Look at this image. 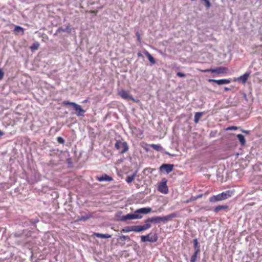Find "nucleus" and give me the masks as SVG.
Instances as JSON below:
<instances>
[{"label": "nucleus", "mask_w": 262, "mask_h": 262, "mask_svg": "<svg viewBox=\"0 0 262 262\" xmlns=\"http://www.w3.org/2000/svg\"><path fill=\"white\" fill-rule=\"evenodd\" d=\"M151 211V208L150 207H144L135 211L133 213H128L126 215L120 216L119 220L122 222H124L126 220L141 219L143 216L141 214H148Z\"/></svg>", "instance_id": "nucleus-1"}, {"label": "nucleus", "mask_w": 262, "mask_h": 262, "mask_svg": "<svg viewBox=\"0 0 262 262\" xmlns=\"http://www.w3.org/2000/svg\"><path fill=\"white\" fill-rule=\"evenodd\" d=\"M233 193V191L231 190H228L218 194L215 195H213L209 198V201L212 203H215L219 201H221L231 197Z\"/></svg>", "instance_id": "nucleus-2"}, {"label": "nucleus", "mask_w": 262, "mask_h": 262, "mask_svg": "<svg viewBox=\"0 0 262 262\" xmlns=\"http://www.w3.org/2000/svg\"><path fill=\"white\" fill-rule=\"evenodd\" d=\"M29 233V231H27L26 230H23L22 231H18L15 232L13 235L16 238H22L21 240L16 241L15 243L17 245H24L26 244L28 242L27 241V238L28 237V234Z\"/></svg>", "instance_id": "nucleus-3"}, {"label": "nucleus", "mask_w": 262, "mask_h": 262, "mask_svg": "<svg viewBox=\"0 0 262 262\" xmlns=\"http://www.w3.org/2000/svg\"><path fill=\"white\" fill-rule=\"evenodd\" d=\"M115 148L119 151L120 154H123L128 150V146L126 142L117 140L115 144Z\"/></svg>", "instance_id": "nucleus-4"}, {"label": "nucleus", "mask_w": 262, "mask_h": 262, "mask_svg": "<svg viewBox=\"0 0 262 262\" xmlns=\"http://www.w3.org/2000/svg\"><path fill=\"white\" fill-rule=\"evenodd\" d=\"M158 238V237L157 234H155L154 235H152V233H149L147 235L141 236V241L143 243L146 242L155 243L157 241Z\"/></svg>", "instance_id": "nucleus-5"}, {"label": "nucleus", "mask_w": 262, "mask_h": 262, "mask_svg": "<svg viewBox=\"0 0 262 262\" xmlns=\"http://www.w3.org/2000/svg\"><path fill=\"white\" fill-rule=\"evenodd\" d=\"M174 165L172 164H163L159 167V171L161 172L169 173L173 169Z\"/></svg>", "instance_id": "nucleus-6"}, {"label": "nucleus", "mask_w": 262, "mask_h": 262, "mask_svg": "<svg viewBox=\"0 0 262 262\" xmlns=\"http://www.w3.org/2000/svg\"><path fill=\"white\" fill-rule=\"evenodd\" d=\"M151 227V225L147 223H145L143 225H135L134 226V232H141L149 229Z\"/></svg>", "instance_id": "nucleus-7"}, {"label": "nucleus", "mask_w": 262, "mask_h": 262, "mask_svg": "<svg viewBox=\"0 0 262 262\" xmlns=\"http://www.w3.org/2000/svg\"><path fill=\"white\" fill-rule=\"evenodd\" d=\"M118 95L124 99L132 100L134 102L136 101L135 99L133 98V97L132 95H129L128 92L125 90H122L119 92Z\"/></svg>", "instance_id": "nucleus-8"}, {"label": "nucleus", "mask_w": 262, "mask_h": 262, "mask_svg": "<svg viewBox=\"0 0 262 262\" xmlns=\"http://www.w3.org/2000/svg\"><path fill=\"white\" fill-rule=\"evenodd\" d=\"M212 73H215L217 74L227 73L228 71V69L226 67H219L216 68L212 69L211 70Z\"/></svg>", "instance_id": "nucleus-9"}, {"label": "nucleus", "mask_w": 262, "mask_h": 262, "mask_svg": "<svg viewBox=\"0 0 262 262\" xmlns=\"http://www.w3.org/2000/svg\"><path fill=\"white\" fill-rule=\"evenodd\" d=\"M158 190L161 192L166 194L168 192V188L166 185V181L161 182L158 186Z\"/></svg>", "instance_id": "nucleus-10"}, {"label": "nucleus", "mask_w": 262, "mask_h": 262, "mask_svg": "<svg viewBox=\"0 0 262 262\" xmlns=\"http://www.w3.org/2000/svg\"><path fill=\"white\" fill-rule=\"evenodd\" d=\"M208 81L216 83L218 85H223V84H228L231 82V80L230 79H219V80L209 79L208 80Z\"/></svg>", "instance_id": "nucleus-11"}, {"label": "nucleus", "mask_w": 262, "mask_h": 262, "mask_svg": "<svg viewBox=\"0 0 262 262\" xmlns=\"http://www.w3.org/2000/svg\"><path fill=\"white\" fill-rule=\"evenodd\" d=\"M145 223H147L151 225L152 223L159 224V216H154L151 217H148L144 221Z\"/></svg>", "instance_id": "nucleus-12"}, {"label": "nucleus", "mask_w": 262, "mask_h": 262, "mask_svg": "<svg viewBox=\"0 0 262 262\" xmlns=\"http://www.w3.org/2000/svg\"><path fill=\"white\" fill-rule=\"evenodd\" d=\"M74 108L76 111L75 114L77 116H84V114L85 111L81 107L80 105L76 104Z\"/></svg>", "instance_id": "nucleus-13"}, {"label": "nucleus", "mask_w": 262, "mask_h": 262, "mask_svg": "<svg viewBox=\"0 0 262 262\" xmlns=\"http://www.w3.org/2000/svg\"><path fill=\"white\" fill-rule=\"evenodd\" d=\"M97 179L100 182L111 181L113 180V178L106 174H104L100 177H97Z\"/></svg>", "instance_id": "nucleus-14"}, {"label": "nucleus", "mask_w": 262, "mask_h": 262, "mask_svg": "<svg viewBox=\"0 0 262 262\" xmlns=\"http://www.w3.org/2000/svg\"><path fill=\"white\" fill-rule=\"evenodd\" d=\"M250 72H246L244 74L239 76L237 78V80L238 81H241L243 83H245L247 81V79L250 75Z\"/></svg>", "instance_id": "nucleus-15"}, {"label": "nucleus", "mask_w": 262, "mask_h": 262, "mask_svg": "<svg viewBox=\"0 0 262 262\" xmlns=\"http://www.w3.org/2000/svg\"><path fill=\"white\" fill-rule=\"evenodd\" d=\"M71 31V29L70 28L69 26H67L65 28L62 27H59L56 31V33L54 34V35H56L57 33H60L61 32H67L68 33H70Z\"/></svg>", "instance_id": "nucleus-16"}, {"label": "nucleus", "mask_w": 262, "mask_h": 262, "mask_svg": "<svg viewBox=\"0 0 262 262\" xmlns=\"http://www.w3.org/2000/svg\"><path fill=\"white\" fill-rule=\"evenodd\" d=\"M144 53L145 55L147 56L148 58L149 61L152 63V64H155L156 61L155 59L151 56V55L147 51H144Z\"/></svg>", "instance_id": "nucleus-17"}, {"label": "nucleus", "mask_w": 262, "mask_h": 262, "mask_svg": "<svg viewBox=\"0 0 262 262\" xmlns=\"http://www.w3.org/2000/svg\"><path fill=\"white\" fill-rule=\"evenodd\" d=\"M228 205H218L214 208L213 211L215 212H218L222 210H225L228 208Z\"/></svg>", "instance_id": "nucleus-18"}, {"label": "nucleus", "mask_w": 262, "mask_h": 262, "mask_svg": "<svg viewBox=\"0 0 262 262\" xmlns=\"http://www.w3.org/2000/svg\"><path fill=\"white\" fill-rule=\"evenodd\" d=\"M193 247L195 250V251L196 252H200V246L199 245V243L197 238H195L193 241Z\"/></svg>", "instance_id": "nucleus-19"}, {"label": "nucleus", "mask_w": 262, "mask_h": 262, "mask_svg": "<svg viewBox=\"0 0 262 262\" xmlns=\"http://www.w3.org/2000/svg\"><path fill=\"white\" fill-rule=\"evenodd\" d=\"M91 217H92V215H90V214H88V215H84V216H79V217H78V218H77L76 221L77 222L82 221H86L88 219H90Z\"/></svg>", "instance_id": "nucleus-20"}, {"label": "nucleus", "mask_w": 262, "mask_h": 262, "mask_svg": "<svg viewBox=\"0 0 262 262\" xmlns=\"http://www.w3.org/2000/svg\"><path fill=\"white\" fill-rule=\"evenodd\" d=\"M95 235L99 238H108L112 237V235L108 234H102L99 233H95Z\"/></svg>", "instance_id": "nucleus-21"}, {"label": "nucleus", "mask_w": 262, "mask_h": 262, "mask_svg": "<svg viewBox=\"0 0 262 262\" xmlns=\"http://www.w3.org/2000/svg\"><path fill=\"white\" fill-rule=\"evenodd\" d=\"M130 231H134V226H126L121 230V232L122 233L129 232Z\"/></svg>", "instance_id": "nucleus-22"}, {"label": "nucleus", "mask_w": 262, "mask_h": 262, "mask_svg": "<svg viewBox=\"0 0 262 262\" xmlns=\"http://www.w3.org/2000/svg\"><path fill=\"white\" fill-rule=\"evenodd\" d=\"M237 138L242 145H244L245 144L246 141H245V137L243 135L238 134L237 135Z\"/></svg>", "instance_id": "nucleus-23"}, {"label": "nucleus", "mask_w": 262, "mask_h": 262, "mask_svg": "<svg viewBox=\"0 0 262 262\" xmlns=\"http://www.w3.org/2000/svg\"><path fill=\"white\" fill-rule=\"evenodd\" d=\"M119 240H121L122 242V244L124 245V241L125 240H127L128 241H130V238L128 235H122L119 236V237L118 239V241H119Z\"/></svg>", "instance_id": "nucleus-24"}, {"label": "nucleus", "mask_w": 262, "mask_h": 262, "mask_svg": "<svg viewBox=\"0 0 262 262\" xmlns=\"http://www.w3.org/2000/svg\"><path fill=\"white\" fill-rule=\"evenodd\" d=\"M177 216V213H172L167 216H164L165 222L171 220L172 219L176 217Z\"/></svg>", "instance_id": "nucleus-25"}, {"label": "nucleus", "mask_w": 262, "mask_h": 262, "mask_svg": "<svg viewBox=\"0 0 262 262\" xmlns=\"http://www.w3.org/2000/svg\"><path fill=\"white\" fill-rule=\"evenodd\" d=\"M14 31L17 34L21 33L23 34L24 32V29L20 26H16L14 29Z\"/></svg>", "instance_id": "nucleus-26"}, {"label": "nucleus", "mask_w": 262, "mask_h": 262, "mask_svg": "<svg viewBox=\"0 0 262 262\" xmlns=\"http://www.w3.org/2000/svg\"><path fill=\"white\" fill-rule=\"evenodd\" d=\"M203 115V113L202 112H197L194 115V121L195 123H198L200 119V118L202 117Z\"/></svg>", "instance_id": "nucleus-27"}, {"label": "nucleus", "mask_w": 262, "mask_h": 262, "mask_svg": "<svg viewBox=\"0 0 262 262\" xmlns=\"http://www.w3.org/2000/svg\"><path fill=\"white\" fill-rule=\"evenodd\" d=\"M151 147H152L155 150L157 151H162L163 150V147L160 144H152L150 145Z\"/></svg>", "instance_id": "nucleus-28"}, {"label": "nucleus", "mask_w": 262, "mask_h": 262, "mask_svg": "<svg viewBox=\"0 0 262 262\" xmlns=\"http://www.w3.org/2000/svg\"><path fill=\"white\" fill-rule=\"evenodd\" d=\"M39 43L38 42L35 41L33 43L32 46L30 47V49L32 51L36 50L39 48Z\"/></svg>", "instance_id": "nucleus-29"}, {"label": "nucleus", "mask_w": 262, "mask_h": 262, "mask_svg": "<svg viewBox=\"0 0 262 262\" xmlns=\"http://www.w3.org/2000/svg\"><path fill=\"white\" fill-rule=\"evenodd\" d=\"M136 176V173H134L131 176H128L126 179V181L127 182V183H131L133 181L134 178H135Z\"/></svg>", "instance_id": "nucleus-30"}, {"label": "nucleus", "mask_w": 262, "mask_h": 262, "mask_svg": "<svg viewBox=\"0 0 262 262\" xmlns=\"http://www.w3.org/2000/svg\"><path fill=\"white\" fill-rule=\"evenodd\" d=\"M199 253L200 252H196L194 251V253H193V254L192 255V256L190 258V262H195L196 261L197 256L199 254Z\"/></svg>", "instance_id": "nucleus-31"}, {"label": "nucleus", "mask_w": 262, "mask_h": 262, "mask_svg": "<svg viewBox=\"0 0 262 262\" xmlns=\"http://www.w3.org/2000/svg\"><path fill=\"white\" fill-rule=\"evenodd\" d=\"M62 103L64 105H72L73 106V107H74L76 105V104H77L75 102H70L69 101H63Z\"/></svg>", "instance_id": "nucleus-32"}, {"label": "nucleus", "mask_w": 262, "mask_h": 262, "mask_svg": "<svg viewBox=\"0 0 262 262\" xmlns=\"http://www.w3.org/2000/svg\"><path fill=\"white\" fill-rule=\"evenodd\" d=\"M57 141L60 144H64L65 142L64 140L61 137H57Z\"/></svg>", "instance_id": "nucleus-33"}, {"label": "nucleus", "mask_w": 262, "mask_h": 262, "mask_svg": "<svg viewBox=\"0 0 262 262\" xmlns=\"http://www.w3.org/2000/svg\"><path fill=\"white\" fill-rule=\"evenodd\" d=\"M177 75L180 77H186L185 74L180 72H177Z\"/></svg>", "instance_id": "nucleus-34"}, {"label": "nucleus", "mask_w": 262, "mask_h": 262, "mask_svg": "<svg viewBox=\"0 0 262 262\" xmlns=\"http://www.w3.org/2000/svg\"><path fill=\"white\" fill-rule=\"evenodd\" d=\"M165 219L164 217V216H159V223H160L161 222H163L164 223H166Z\"/></svg>", "instance_id": "nucleus-35"}, {"label": "nucleus", "mask_w": 262, "mask_h": 262, "mask_svg": "<svg viewBox=\"0 0 262 262\" xmlns=\"http://www.w3.org/2000/svg\"><path fill=\"white\" fill-rule=\"evenodd\" d=\"M136 36H137V39H138V41H139V42H141V38L140 34V33H139V32H137L136 33Z\"/></svg>", "instance_id": "nucleus-36"}, {"label": "nucleus", "mask_w": 262, "mask_h": 262, "mask_svg": "<svg viewBox=\"0 0 262 262\" xmlns=\"http://www.w3.org/2000/svg\"><path fill=\"white\" fill-rule=\"evenodd\" d=\"M38 222V219H32V220H31L30 221V222L31 223V224L32 225H34L36 223H37Z\"/></svg>", "instance_id": "nucleus-37"}, {"label": "nucleus", "mask_w": 262, "mask_h": 262, "mask_svg": "<svg viewBox=\"0 0 262 262\" xmlns=\"http://www.w3.org/2000/svg\"><path fill=\"white\" fill-rule=\"evenodd\" d=\"M4 76V72L0 69V80H2Z\"/></svg>", "instance_id": "nucleus-38"}, {"label": "nucleus", "mask_w": 262, "mask_h": 262, "mask_svg": "<svg viewBox=\"0 0 262 262\" xmlns=\"http://www.w3.org/2000/svg\"><path fill=\"white\" fill-rule=\"evenodd\" d=\"M237 129V127L236 126H232L230 127H229L227 129V130H236Z\"/></svg>", "instance_id": "nucleus-39"}, {"label": "nucleus", "mask_w": 262, "mask_h": 262, "mask_svg": "<svg viewBox=\"0 0 262 262\" xmlns=\"http://www.w3.org/2000/svg\"><path fill=\"white\" fill-rule=\"evenodd\" d=\"M211 70H212V68L209 69H206V70H201V71L204 73H207V72H211Z\"/></svg>", "instance_id": "nucleus-40"}, {"label": "nucleus", "mask_w": 262, "mask_h": 262, "mask_svg": "<svg viewBox=\"0 0 262 262\" xmlns=\"http://www.w3.org/2000/svg\"><path fill=\"white\" fill-rule=\"evenodd\" d=\"M243 98H244L246 100H247V95H246V94H245V93H243Z\"/></svg>", "instance_id": "nucleus-41"}, {"label": "nucleus", "mask_w": 262, "mask_h": 262, "mask_svg": "<svg viewBox=\"0 0 262 262\" xmlns=\"http://www.w3.org/2000/svg\"><path fill=\"white\" fill-rule=\"evenodd\" d=\"M243 132H244V133H246L247 134H249V133H250V131H249V130H243Z\"/></svg>", "instance_id": "nucleus-42"}, {"label": "nucleus", "mask_w": 262, "mask_h": 262, "mask_svg": "<svg viewBox=\"0 0 262 262\" xmlns=\"http://www.w3.org/2000/svg\"><path fill=\"white\" fill-rule=\"evenodd\" d=\"M137 55H138V57H141V56H142V54H141V52H139V53H138Z\"/></svg>", "instance_id": "nucleus-43"}, {"label": "nucleus", "mask_w": 262, "mask_h": 262, "mask_svg": "<svg viewBox=\"0 0 262 262\" xmlns=\"http://www.w3.org/2000/svg\"><path fill=\"white\" fill-rule=\"evenodd\" d=\"M97 12V11H94V10L91 11L92 13H94L95 14H96Z\"/></svg>", "instance_id": "nucleus-44"}, {"label": "nucleus", "mask_w": 262, "mask_h": 262, "mask_svg": "<svg viewBox=\"0 0 262 262\" xmlns=\"http://www.w3.org/2000/svg\"><path fill=\"white\" fill-rule=\"evenodd\" d=\"M224 90H225V91H228V90H230V88H227V87H225V88H224Z\"/></svg>", "instance_id": "nucleus-45"}, {"label": "nucleus", "mask_w": 262, "mask_h": 262, "mask_svg": "<svg viewBox=\"0 0 262 262\" xmlns=\"http://www.w3.org/2000/svg\"><path fill=\"white\" fill-rule=\"evenodd\" d=\"M4 135V133L0 130V136H2Z\"/></svg>", "instance_id": "nucleus-46"}, {"label": "nucleus", "mask_w": 262, "mask_h": 262, "mask_svg": "<svg viewBox=\"0 0 262 262\" xmlns=\"http://www.w3.org/2000/svg\"><path fill=\"white\" fill-rule=\"evenodd\" d=\"M165 154L167 155H171L168 152H165Z\"/></svg>", "instance_id": "nucleus-47"}, {"label": "nucleus", "mask_w": 262, "mask_h": 262, "mask_svg": "<svg viewBox=\"0 0 262 262\" xmlns=\"http://www.w3.org/2000/svg\"><path fill=\"white\" fill-rule=\"evenodd\" d=\"M145 149H146V151L148 150V149L147 148H145Z\"/></svg>", "instance_id": "nucleus-48"}]
</instances>
